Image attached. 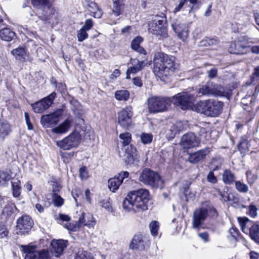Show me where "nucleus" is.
<instances>
[{"instance_id": "f257e3e1", "label": "nucleus", "mask_w": 259, "mask_h": 259, "mask_svg": "<svg viewBox=\"0 0 259 259\" xmlns=\"http://www.w3.org/2000/svg\"><path fill=\"white\" fill-rule=\"evenodd\" d=\"M150 199L149 192L146 189H140L131 192L123 201L124 210L134 212L146 210L148 209L147 203Z\"/></svg>"}, {"instance_id": "f03ea898", "label": "nucleus", "mask_w": 259, "mask_h": 259, "mask_svg": "<svg viewBox=\"0 0 259 259\" xmlns=\"http://www.w3.org/2000/svg\"><path fill=\"white\" fill-rule=\"evenodd\" d=\"M175 70V59L167 55L157 52L154 58L153 72L161 80L172 74Z\"/></svg>"}, {"instance_id": "7ed1b4c3", "label": "nucleus", "mask_w": 259, "mask_h": 259, "mask_svg": "<svg viewBox=\"0 0 259 259\" xmlns=\"http://www.w3.org/2000/svg\"><path fill=\"white\" fill-rule=\"evenodd\" d=\"M148 31L158 39L168 36L165 19L160 16H155L148 23Z\"/></svg>"}, {"instance_id": "20e7f679", "label": "nucleus", "mask_w": 259, "mask_h": 259, "mask_svg": "<svg viewBox=\"0 0 259 259\" xmlns=\"http://www.w3.org/2000/svg\"><path fill=\"white\" fill-rule=\"evenodd\" d=\"M139 180L152 188H162L163 182L160 175L149 168H145L141 173Z\"/></svg>"}, {"instance_id": "39448f33", "label": "nucleus", "mask_w": 259, "mask_h": 259, "mask_svg": "<svg viewBox=\"0 0 259 259\" xmlns=\"http://www.w3.org/2000/svg\"><path fill=\"white\" fill-rule=\"evenodd\" d=\"M253 43V39L246 36H241L231 42L229 51L231 54H246L250 52V45Z\"/></svg>"}, {"instance_id": "423d86ee", "label": "nucleus", "mask_w": 259, "mask_h": 259, "mask_svg": "<svg viewBox=\"0 0 259 259\" xmlns=\"http://www.w3.org/2000/svg\"><path fill=\"white\" fill-rule=\"evenodd\" d=\"M171 99L163 97L154 96L148 99V107L150 113L163 112L171 104Z\"/></svg>"}, {"instance_id": "0eeeda50", "label": "nucleus", "mask_w": 259, "mask_h": 259, "mask_svg": "<svg viewBox=\"0 0 259 259\" xmlns=\"http://www.w3.org/2000/svg\"><path fill=\"white\" fill-rule=\"evenodd\" d=\"M21 249L24 254V259H48V250L43 249L37 250L36 246L33 245H21Z\"/></svg>"}, {"instance_id": "6e6552de", "label": "nucleus", "mask_w": 259, "mask_h": 259, "mask_svg": "<svg viewBox=\"0 0 259 259\" xmlns=\"http://www.w3.org/2000/svg\"><path fill=\"white\" fill-rule=\"evenodd\" d=\"M81 136L77 132H73L68 136L64 138L62 140L57 141L56 145L60 148L65 150L76 147L80 142Z\"/></svg>"}, {"instance_id": "1a4fd4ad", "label": "nucleus", "mask_w": 259, "mask_h": 259, "mask_svg": "<svg viewBox=\"0 0 259 259\" xmlns=\"http://www.w3.org/2000/svg\"><path fill=\"white\" fill-rule=\"evenodd\" d=\"M32 5L39 9L40 19L46 23L50 20L52 10L49 0H31Z\"/></svg>"}, {"instance_id": "9d476101", "label": "nucleus", "mask_w": 259, "mask_h": 259, "mask_svg": "<svg viewBox=\"0 0 259 259\" xmlns=\"http://www.w3.org/2000/svg\"><path fill=\"white\" fill-rule=\"evenodd\" d=\"M56 97V93L53 92L40 101L31 104L32 108L35 113H41L48 109L53 103Z\"/></svg>"}, {"instance_id": "9b49d317", "label": "nucleus", "mask_w": 259, "mask_h": 259, "mask_svg": "<svg viewBox=\"0 0 259 259\" xmlns=\"http://www.w3.org/2000/svg\"><path fill=\"white\" fill-rule=\"evenodd\" d=\"M63 114L62 109H58L53 113L41 116L40 122L45 127H50L57 124Z\"/></svg>"}, {"instance_id": "f8f14e48", "label": "nucleus", "mask_w": 259, "mask_h": 259, "mask_svg": "<svg viewBox=\"0 0 259 259\" xmlns=\"http://www.w3.org/2000/svg\"><path fill=\"white\" fill-rule=\"evenodd\" d=\"M173 100L174 104L181 106L182 109H186L191 107L194 97L187 93H181L174 97Z\"/></svg>"}, {"instance_id": "ddd939ff", "label": "nucleus", "mask_w": 259, "mask_h": 259, "mask_svg": "<svg viewBox=\"0 0 259 259\" xmlns=\"http://www.w3.org/2000/svg\"><path fill=\"white\" fill-rule=\"evenodd\" d=\"M33 221L28 215H23L18 219L16 226V233L23 235L27 233L31 229Z\"/></svg>"}, {"instance_id": "4468645a", "label": "nucleus", "mask_w": 259, "mask_h": 259, "mask_svg": "<svg viewBox=\"0 0 259 259\" xmlns=\"http://www.w3.org/2000/svg\"><path fill=\"white\" fill-rule=\"evenodd\" d=\"M132 108L130 106L123 109L118 113V123L124 128H127L132 123Z\"/></svg>"}, {"instance_id": "2eb2a0df", "label": "nucleus", "mask_w": 259, "mask_h": 259, "mask_svg": "<svg viewBox=\"0 0 259 259\" xmlns=\"http://www.w3.org/2000/svg\"><path fill=\"white\" fill-rule=\"evenodd\" d=\"M150 245L149 241L141 234L135 235L130 245V248L140 251L144 250Z\"/></svg>"}, {"instance_id": "dca6fc26", "label": "nucleus", "mask_w": 259, "mask_h": 259, "mask_svg": "<svg viewBox=\"0 0 259 259\" xmlns=\"http://www.w3.org/2000/svg\"><path fill=\"white\" fill-rule=\"evenodd\" d=\"M208 217V213L205 207L196 209L193 215L192 225L194 229H199Z\"/></svg>"}, {"instance_id": "f3484780", "label": "nucleus", "mask_w": 259, "mask_h": 259, "mask_svg": "<svg viewBox=\"0 0 259 259\" xmlns=\"http://www.w3.org/2000/svg\"><path fill=\"white\" fill-rule=\"evenodd\" d=\"M200 141L192 133L184 135L181 139V145L184 149H190L198 146Z\"/></svg>"}, {"instance_id": "a211bd4d", "label": "nucleus", "mask_w": 259, "mask_h": 259, "mask_svg": "<svg viewBox=\"0 0 259 259\" xmlns=\"http://www.w3.org/2000/svg\"><path fill=\"white\" fill-rule=\"evenodd\" d=\"M129 173L127 171H121L114 178L108 180V188L113 192L116 191L121 185L123 180L128 177Z\"/></svg>"}, {"instance_id": "6ab92c4d", "label": "nucleus", "mask_w": 259, "mask_h": 259, "mask_svg": "<svg viewBox=\"0 0 259 259\" xmlns=\"http://www.w3.org/2000/svg\"><path fill=\"white\" fill-rule=\"evenodd\" d=\"M171 26L180 39L184 41L188 38L189 30L186 24L177 20L171 24Z\"/></svg>"}, {"instance_id": "aec40b11", "label": "nucleus", "mask_w": 259, "mask_h": 259, "mask_svg": "<svg viewBox=\"0 0 259 259\" xmlns=\"http://www.w3.org/2000/svg\"><path fill=\"white\" fill-rule=\"evenodd\" d=\"M67 241L64 240H53L51 243V250L52 253L56 257L60 256L63 253L64 249L67 247Z\"/></svg>"}, {"instance_id": "412c9836", "label": "nucleus", "mask_w": 259, "mask_h": 259, "mask_svg": "<svg viewBox=\"0 0 259 259\" xmlns=\"http://www.w3.org/2000/svg\"><path fill=\"white\" fill-rule=\"evenodd\" d=\"M123 150L125 151L123 155H121L120 152L119 155L120 157H123L126 163L127 164H132L135 161L138 160V156L137 152L134 147L132 146H127L126 148H124Z\"/></svg>"}, {"instance_id": "4be33fe9", "label": "nucleus", "mask_w": 259, "mask_h": 259, "mask_svg": "<svg viewBox=\"0 0 259 259\" xmlns=\"http://www.w3.org/2000/svg\"><path fill=\"white\" fill-rule=\"evenodd\" d=\"M208 108L206 111L207 116H217L221 112L223 103L222 102L210 99Z\"/></svg>"}, {"instance_id": "5701e85b", "label": "nucleus", "mask_w": 259, "mask_h": 259, "mask_svg": "<svg viewBox=\"0 0 259 259\" xmlns=\"http://www.w3.org/2000/svg\"><path fill=\"white\" fill-rule=\"evenodd\" d=\"M78 223L79 226H86L91 227L95 225L96 221L92 214L89 212H82L79 215Z\"/></svg>"}, {"instance_id": "b1692460", "label": "nucleus", "mask_w": 259, "mask_h": 259, "mask_svg": "<svg viewBox=\"0 0 259 259\" xmlns=\"http://www.w3.org/2000/svg\"><path fill=\"white\" fill-rule=\"evenodd\" d=\"M208 152L207 149H205L190 154L188 160L191 163L196 164L203 160L205 156L208 153Z\"/></svg>"}, {"instance_id": "393cba45", "label": "nucleus", "mask_w": 259, "mask_h": 259, "mask_svg": "<svg viewBox=\"0 0 259 259\" xmlns=\"http://www.w3.org/2000/svg\"><path fill=\"white\" fill-rule=\"evenodd\" d=\"M72 120L69 118L66 119L59 126L52 129V132L55 134H64L67 132L71 127Z\"/></svg>"}, {"instance_id": "a878e982", "label": "nucleus", "mask_w": 259, "mask_h": 259, "mask_svg": "<svg viewBox=\"0 0 259 259\" xmlns=\"http://www.w3.org/2000/svg\"><path fill=\"white\" fill-rule=\"evenodd\" d=\"M87 7L88 9L91 12L92 16L97 18H100L102 17L103 12L96 3L89 2L87 5Z\"/></svg>"}, {"instance_id": "bb28decb", "label": "nucleus", "mask_w": 259, "mask_h": 259, "mask_svg": "<svg viewBox=\"0 0 259 259\" xmlns=\"http://www.w3.org/2000/svg\"><path fill=\"white\" fill-rule=\"evenodd\" d=\"M130 63L132 66L128 69V71L132 72V74L139 72L144 66V62L137 59H131Z\"/></svg>"}, {"instance_id": "cd10ccee", "label": "nucleus", "mask_w": 259, "mask_h": 259, "mask_svg": "<svg viewBox=\"0 0 259 259\" xmlns=\"http://www.w3.org/2000/svg\"><path fill=\"white\" fill-rule=\"evenodd\" d=\"M0 37L5 41H10L16 37V34L10 28H4L0 30Z\"/></svg>"}, {"instance_id": "c85d7f7f", "label": "nucleus", "mask_w": 259, "mask_h": 259, "mask_svg": "<svg viewBox=\"0 0 259 259\" xmlns=\"http://www.w3.org/2000/svg\"><path fill=\"white\" fill-rule=\"evenodd\" d=\"M210 100L200 101L197 102L194 105L193 109L197 112L206 115V111L208 110Z\"/></svg>"}, {"instance_id": "c756f323", "label": "nucleus", "mask_w": 259, "mask_h": 259, "mask_svg": "<svg viewBox=\"0 0 259 259\" xmlns=\"http://www.w3.org/2000/svg\"><path fill=\"white\" fill-rule=\"evenodd\" d=\"M12 54L17 60L21 62H24L27 57V52L25 48L19 47L12 51Z\"/></svg>"}, {"instance_id": "7c9ffc66", "label": "nucleus", "mask_w": 259, "mask_h": 259, "mask_svg": "<svg viewBox=\"0 0 259 259\" xmlns=\"http://www.w3.org/2000/svg\"><path fill=\"white\" fill-rule=\"evenodd\" d=\"M143 38L140 36H137L135 38L131 44L132 49L141 54H146L145 49L140 46V44L142 42Z\"/></svg>"}, {"instance_id": "2f4dec72", "label": "nucleus", "mask_w": 259, "mask_h": 259, "mask_svg": "<svg viewBox=\"0 0 259 259\" xmlns=\"http://www.w3.org/2000/svg\"><path fill=\"white\" fill-rule=\"evenodd\" d=\"M210 95L215 96H223L225 92L224 88L220 85L209 82Z\"/></svg>"}, {"instance_id": "473e14b6", "label": "nucleus", "mask_w": 259, "mask_h": 259, "mask_svg": "<svg viewBox=\"0 0 259 259\" xmlns=\"http://www.w3.org/2000/svg\"><path fill=\"white\" fill-rule=\"evenodd\" d=\"M235 176L230 169H225L222 175V180L226 185L233 184L235 180Z\"/></svg>"}, {"instance_id": "72a5a7b5", "label": "nucleus", "mask_w": 259, "mask_h": 259, "mask_svg": "<svg viewBox=\"0 0 259 259\" xmlns=\"http://www.w3.org/2000/svg\"><path fill=\"white\" fill-rule=\"evenodd\" d=\"M238 222L243 232L248 234L249 232V228L253 225L252 223L247 218H238Z\"/></svg>"}, {"instance_id": "f704fd0d", "label": "nucleus", "mask_w": 259, "mask_h": 259, "mask_svg": "<svg viewBox=\"0 0 259 259\" xmlns=\"http://www.w3.org/2000/svg\"><path fill=\"white\" fill-rule=\"evenodd\" d=\"M112 12L116 16H118L121 14V11L123 9L124 0H112Z\"/></svg>"}, {"instance_id": "c9c22d12", "label": "nucleus", "mask_w": 259, "mask_h": 259, "mask_svg": "<svg viewBox=\"0 0 259 259\" xmlns=\"http://www.w3.org/2000/svg\"><path fill=\"white\" fill-rule=\"evenodd\" d=\"M249 234L251 238L259 243V225L253 224L249 228Z\"/></svg>"}, {"instance_id": "e433bc0d", "label": "nucleus", "mask_w": 259, "mask_h": 259, "mask_svg": "<svg viewBox=\"0 0 259 259\" xmlns=\"http://www.w3.org/2000/svg\"><path fill=\"white\" fill-rule=\"evenodd\" d=\"M13 196L14 197H18L21 194V182L17 179H13L11 182Z\"/></svg>"}, {"instance_id": "4c0bfd02", "label": "nucleus", "mask_w": 259, "mask_h": 259, "mask_svg": "<svg viewBox=\"0 0 259 259\" xmlns=\"http://www.w3.org/2000/svg\"><path fill=\"white\" fill-rule=\"evenodd\" d=\"M115 98L118 101H126L130 97V93L125 90H118L115 93Z\"/></svg>"}, {"instance_id": "58836bf2", "label": "nucleus", "mask_w": 259, "mask_h": 259, "mask_svg": "<svg viewBox=\"0 0 259 259\" xmlns=\"http://www.w3.org/2000/svg\"><path fill=\"white\" fill-rule=\"evenodd\" d=\"M16 207L14 204H8L4 208L2 215L5 217L6 218H10L13 215L14 213V209Z\"/></svg>"}, {"instance_id": "ea45409f", "label": "nucleus", "mask_w": 259, "mask_h": 259, "mask_svg": "<svg viewBox=\"0 0 259 259\" xmlns=\"http://www.w3.org/2000/svg\"><path fill=\"white\" fill-rule=\"evenodd\" d=\"M10 125L7 122L0 123V137L4 139L10 132Z\"/></svg>"}, {"instance_id": "a19ab883", "label": "nucleus", "mask_w": 259, "mask_h": 259, "mask_svg": "<svg viewBox=\"0 0 259 259\" xmlns=\"http://www.w3.org/2000/svg\"><path fill=\"white\" fill-rule=\"evenodd\" d=\"M184 129V127L183 125V123L182 122L179 121L176 122L175 124H174L172 126H171L169 131L171 132V134L170 136L171 138H173L175 136V135L179 133V132L182 131Z\"/></svg>"}, {"instance_id": "79ce46f5", "label": "nucleus", "mask_w": 259, "mask_h": 259, "mask_svg": "<svg viewBox=\"0 0 259 259\" xmlns=\"http://www.w3.org/2000/svg\"><path fill=\"white\" fill-rule=\"evenodd\" d=\"M11 176L7 172L0 171V185L5 186L11 180Z\"/></svg>"}, {"instance_id": "37998d69", "label": "nucleus", "mask_w": 259, "mask_h": 259, "mask_svg": "<svg viewBox=\"0 0 259 259\" xmlns=\"http://www.w3.org/2000/svg\"><path fill=\"white\" fill-rule=\"evenodd\" d=\"M236 189L241 193H246L248 191V187L247 185L239 181L235 182Z\"/></svg>"}, {"instance_id": "c03bdc74", "label": "nucleus", "mask_w": 259, "mask_h": 259, "mask_svg": "<svg viewBox=\"0 0 259 259\" xmlns=\"http://www.w3.org/2000/svg\"><path fill=\"white\" fill-rule=\"evenodd\" d=\"M119 138L122 140V143L124 147L128 146L131 142V134L130 133H125L121 134Z\"/></svg>"}, {"instance_id": "a18cd8bd", "label": "nucleus", "mask_w": 259, "mask_h": 259, "mask_svg": "<svg viewBox=\"0 0 259 259\" xmlns=\"http://www.w3.org/2000/svg\"><path fill=\"white\" fill-rule=\"evenodd\" d=\"M217 43L216 39L206 37L200 41V45L202 47H209L215 45Z\"/></svg>"}, {"instance_id": "49530a36", "label": "nucleus", "mask_w": 259, "mask_h": 259, "mask_svg": "<svg viewBox=\"0 0 259 259\" xmlns=\"http://www.w3.org/2000/svg\"><path fill=\"white\" fill-rule=\"evenodd\" d=\"M149 228L151 234L153 236H156L159 229V223L157 221H153L149 225Z\"/></svg>"}, {"instance_id": "de8ad7c7", "label": "nucleus", "mask_w": 259, "mask_h": 259, "mask_svg": "<svg viewBox=\"0 0 259 259\" xmlns=\"http://www.w3.org/2000/svg\"><path fill=\"white\" fill-rule=\"evenodd\" d=\"M53 202L55 206L60 207L64 203V199L56 193L53 196Z\"/></svg>"}, {"instance_id": "09e8293b", "label": "nucleus", "mask_w": 259, "mask_h": 259, "mask_svg": "<svg viewBox=\"0 0 259 259\" xmlns=\"http://www.w3.org/2000/svg\"><path fill=\"white\" fill-rule=\"evenodd\" d=\"M247 181L250 185L253 184L257 179L256 175L252 173L250 171H247L246 172Z\"/></svg>"}, {"instance_id": "8fccbe9b", "label": "nucleus", "mask_w": 259, "mask_h": 259, "mask_svg": "<svg viewBox=\"0 0 259 259\" xmlns=\"http://www.w3.org/2000/svg\"><path fill=\"white\" fill-rule=\"evenodd\" d=\"M209 82H207L206 84L202 85L199 89L198 94L201 95H210Z\"/></svg>"}, {"instance_id": "3c124183", "label": "nucleus", "mask_w": 259, "mask_h": 259, "mask_svg": "<svg viewBox=\"0 0 259 259\" xmlns=\"http://www.w3.org/2000/svg\"><path fill=\"white\" fill-rule=\"evenodd\" d=\"M77 36L78 40L81 42L88 37V34L87 33V30L81 28L77 31Z\"/></svg>"}, {"instance_id": "603ef678", "label": "nucleus", "mask_w": 259, "mask_h": 259, "mask_svg": "<svg viewBox=\"0 0 259 259\" xmlns=\"http://www.w3.org/2000/svg\"><path fill=\"white\" fill-rule=\"evenodd\" d=\"M153 136L150 134L143 133L141 136V139L144 144L150 143L152 140Z\"/></svg>"}, {"instance_id": "864d4df0", "label": "nucleus", "mask_w": 259, "mask_h": 259, "mask_svg": "<svg viewBox=\"0 0 259 259\" xmlns=\"http://www.w3.org/2000/svg\"><path fill=\"white\" fill-rule=\"evenodd\" d=\"M79 177L82 180H86L89 177V172L86 166H83L79 168Z\"/></svg>"}, {"instance_id": "5fc2aeb1", "label": "nucleus", "mask_w": 259, "mask_h": 259, "mask_svg": "<svg viewBox=\"0 0 259 259\" xmlns=\"http://www.w3.org/2000/svg\"><path fill=\"white\" fill-rule=\"evenodd\" d=\"M74 259H94L93 257H89L88 256V252L86 251H79Z\"/></svg>"}, {"instance_id": "6e6d98bb", "label": "nucleus", "mask_w": 259, "mask_h": 259, "mask_svg": "<svg viewBox=\"0 0 259 259\" xmlns=\"http://www.w3.org/2000/svg\"><path fill=\"white\" fill-rule=\"evenodd\" d=\"M205 209H207V212L208 213V216L212 218H215L218 215V213L216 209L211 206H207L205 207Z\"/></svg>"}, {"instance_id": "4d7b16f0", "label": "nucleus", "mask_w": 259, "mask_h": 259, "mask_svg": "<svg viewBox=\"0 0 259 259\" xmlns=\"http://www.w3.org/2000/svg\"><path fill=\"white\" fill-rule=\"evenodd\" d=\"M207 181L211 184H216L218 182L217 177L214 176L213 171H210L207 176Z\"/></svg>"}, {"instance_id": "13d9d810", "label": "nucleus", "mask_w": 259, "mask_h": 259, "mask_svg": "<svg viewBox=\"0 0 259 259\" xmlns=\"http://www.w3.org/2000/svg\"><path fill=\"white\" fill-rule=\"evenodd\" d=\"M101 206L104 208L108 212H112L113 211L112 207L110 203L108 201L103 200L101 202Z\"/></svg>"}, {"instance_id": "bf43d9fd", "label": "nucleus", "mask_w": 259, "mask_h": 259, "mask_svg": "<svg viewBox=\"0 0 259 259\" xmlns=\"http://www.w3.org/2000/svg\"><path fill=\"white\" fill-rule=\"evenodd\" d=\"M257 208L254 205H250L249 206L248 214L251 217H255L257 215Z\"/></svg>"}, {"instance_id": "052dcab7", "label": "nucleus", "mask_w": 259, "mask_h": 259, "mask_svg": "<svg viewBox=\"0 0 259 259\" xmlns=\"http://www.w3.org/2000/svg\"><path fill=\"white\" fill-rule=\"evenodd\" d=\"M8 231L5 225L0 224V238H4L8 235Z\"/></svg>"}, {"instance_id": "680f3d73", "label": "nucleus", "mask_w": 259, "mask_h": 259, "mask_svg": "<svg viewBox=\"0 0 259 259\" xmlns=\"http://www.w3.org/2000/svg\"><path fill=\"white\" fill-rule=\"evenodd\" d=\"M209 135V133L208 131L206 130L204 128H201L200 130L199 131V136L201 138H203L206 139V140H208V135Z\"/></svg>"}, {"instance_id": "e2e57ef3", "label": "nucleus", "mask_w": 259, "mask_h": 259, "mask_svg": "<svg viewBox=\"0 0 259 259\" xmlns=\"http://www.w3.org/2000/svg\"><path fill=\"white\" fill-rule=\"evenodd\" d=\"M93 21L92 19H89L85 21L84 25L82 27L85 30L88 31L90 30L93 26Z\"/></svg>"}, {"instance_id": "0e129e2a", "label": "nucleus", "mask_w": 259, "mask_h": 259, "mask_svg": "<svg viewBox=\"0 0 259 259\" xmlns=\"http://www.w3.org/2000/svg\"><path fill=\"white\" fill-rule=\"evenodd\" d=\"M188 3V0H181L179 5L175 8L174 12H179L185 5Z\"/></svg>"}, {"instance_id": "69168bd1", "label": "nucleus", "mask_w": 259, "mask_h": 259, "mask_svg": "<svg viewBox=\"0 0 259 259\" xmlns=\"http://www.w3.org/2000/svg\"><path fill=\"white\" fill-rule=\"evenodd\" d=\"M25 118L26 122L27 125L28 129L29 130H33V125L32 124V123L30 122L29 114L27 112L25 113Z\"/></svg>"}, {"instance_id": "338daca9", "label": "nucleus", "mask_w": 259, "mask_h": 259, "mask_svg": "<svg viewBox=\"0 0 259 259\" xmlns=\"http://www.w3.org/2000/svg\"><path fill=\"white\" fill-rule=\"evenodd\" d=\"M133 83L134 85L141 87L143 85V83L141 79L139 77H135L133 79Z\"/></svg>"}, {"instance_id": "774afa93", "label": "nucleus", "mask_w": 259, "mask_h": 259, "mask_svg": "<svg viewBox=\"0 0 259 259\" xmlns=\"http://www.w3.org/2000/svg\"><path fill=\"white\" fill-rule=\"evenodd\" d=\"M217 74V70L215 68L211 69L208 73V76L210 78H214Z\"/></svg>"}]
</instances>
